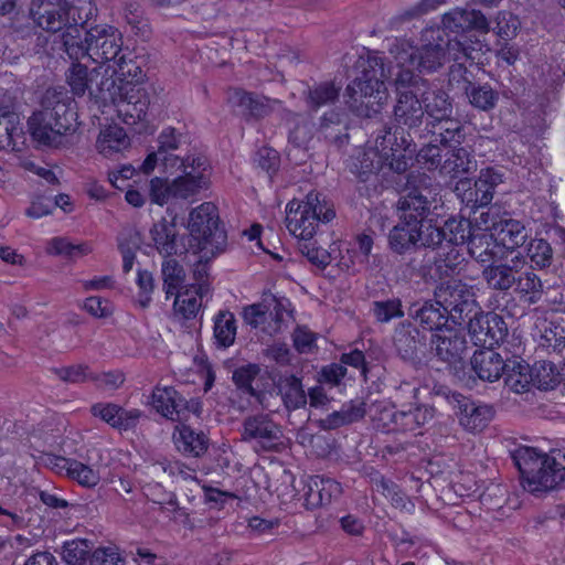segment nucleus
Listing matches in <instances>:
<instances>
[{"instance_id":"41","label":"nucleus","mask_w":565,"mask_h":565,"mask_svg":"<svg viewBox=\"0 0 565 565\" xmlns=\"http://www.w3.org/2000/svg\"><path fill=\"white\" fill-rule=\"evenodd\" d=\"M150 234L156 249L161 255L169 257L178 253L177 228L173 223L162 218L153 224Z\"/></svg>"},{"instance_id":"57","label":"nucleus","mask_w":565,"mask_h":565,"mask_svg":"<svg viewBox=\"0 0 565 565\" xmlns=\"http://www.w3.org/2000/svg\"><path fill=\"white\" fill-rule=\"evenodd\" d=\"M92 70L78 62L72 63L66 73V82L75 96H84L90 81Z\"/></svg>"},{"instance_id":"15","label":"nucleus","mask_w":565,"mask_h":565,"mask_svg":"<svg viewBox=\"0 0 565 565\" xmlns=\"http://www.w3.org/2000/svg\"><path fill=\"white\" fill-rule=\"evenodd\" d=\"M433 354L450 366L463 361L467 354V340L463 333L451 328L434 333L430 340Z\"/></svg>"},{"instance_id":"31","label":"nucleus","mask_w":565,"mask_h":565,"mask_svg":"<svg viewBox=\"0 0 565 565\" xmlns=\"http://www.w3.org/2000/svg\"><path fill=\"white\" fill-rule=\"evenodd\" d=\"M277 390L287 412H294L306 407L307 393L305 391L302 380L297 375H281L277 384Z\"/></svg>"},{"instance_id":"54","label":"nucleus","mask_w":565,"mask_h":565,"mask_svg":"<svg viewBox=\"0 0 565 565\" xmlns=\"http://www.w3.org/2000/svg\"><path fill=\"white\" fill-rule=\"evenodd\" d=\"M476 230L477 228H473L471 222L467 218H449L444 225L446 244L458 246L459 244L468 243V239Z\"/></svg>"},{"instance_id":"37","label":"nucleus","mask_w":565,"mask_h":565,"mask_svg":"<svg viewBox=\"0 0 565 565\" xmlns=\"http://www.w3.org/2000/svg\"><path fill=\"white\" fill-rule=\"evenodd\" d=\"M467 245L468 253L478 263L490 264L497 257L498 243L493 233L477 228Z\"/></svg>"},{"instance_id":"16","label":"nucleus","mask_w":565,"mask_h":565,"mask_svg":"<svg viewBox=\"0 0 565 565\" xmlns=\"http://www.w3.org/2000/svg\"><path fill=\"white\" fill-rule=\"evenodd\" d=\"M88 97L96 104L104 106L114 104L118 107L121 100V90L118 86L115 71L109 67L96 66L92 68L90 81L87 85Z\"/></svg>"},{"instance_id":"21","label":"nucleus","mask_w":565,"mask_h":565,"mask_svg":"<svg viewBox=\"0 0 565 565\" xmlns=\"http://www.w3.org/2000/svg\"><path fill=\"white\" fill-rule=\"evenodd\" d=\"M153 408L163 417L181 422L189 409L188 402L172 386H156L151 395Z\"/></svg>"},{"instance_id":"59","label":"nucleus","mask_w":565,"mask_h":565,"mask_svg":"<svg viewBox=\"0 0 565 565\" xmlns=\"http://www.w3.org/2000/svg\"><path fill=\"white\" fill-rule=\"evenodd\" d=\"M396 63L399 66V71L394 79L395 96L405 92H416L418 84L424 81L418 75L414 74L415 68L412 66H403L397 61Z\"/></svg>"},{"instance_id":"7","label":"nucleus","mask_w":565,"mask_h":565,"mask_svg":"<svg viewBox=\"0 0 565 565\" xmlns=\"http://www.w3.org/2000/svg\"><path fill=\"white\" fill-rule=\"evenodd\" d=\"M335 216L333 205L319 192L311 191L302 202L291 201L286 209V226L300 242L309 241L320 222L328 223Z\"/></svg>"},{"instance_id":"13","label":"nucleus","mask_w":565,"mask_h":565,"mask_svg":"<svg viewBox=\"0 0 565 565\" xmlns=\"http://www.w3.org/2000/svg\"><path fill=\"white\" fill-rule=\"evenodd\" d=\"M412 139L403 128L394 129L384 126L381 134L375 139V151L384 163L388 164L397 173L405 172L408 168V157L406 154L411 147Z\"/></svg>"},{"instance_id":"9","label":"nucleus","mask_w":565,"mask_h":565,"mask_svg":"<svg viewBox=\"0 0 565 565\" xmlns=\"http://www.w3.org/2000/svg\"><path fill=\"white\" fill-rule=\"evenodd\" d=\"M163 166L167 170L175 168L182 172L171 182L173 199H189L210 185V178L205 173L209 163L204 156L163 157Z\"/></svg>"},{"instance_id":"38","label":"nucleus","mask_w":565,"mask_h":565,"mask_svg":"<svg viewBox=\"0 0 565 565\" xmlns=\"http://www.w3.org/2000/svg\"><path fill=\"white\" fill-rule=\"evenodd\" d=\"M55 467L86 488H94L100 479L97 470L75 459L55 458Z\"/></svg>"},{"instance_id":"14","label":"nucleus","mask_w":565,"mask_h":565,"mask_svg":"<svg viewBox=\"0 0 565 565\" xmlns=\"http://www.w3.org/2000/svg\"><path fill=\"white\" fill-rule=\"evenodd\" d=\"M467 319L469 320V333L476 345L491 349L507 335L505 323L497 313H484L476 309Z\"/></svg>"},{"instance_id":"19","label":"nucleus","mask_w":565,"mask_h":565,"mask_svg":"<svg viewBox=\"0 0 565 565\" xmlns=\"http://www.w3.org/2000/svg\"><path fill=\"white\" fill-rule=\"evenodd\" d=\"M423 102L416 92H405L395 96L393 119L398 128H419L424 121Z\"/></svg>"},{"instance_id":"36","label":"nucleus","mask_w":565,"mask_h":565,"mask_svg":"<svg viewBox=\"0 0 565 565\" xmlns=\"http://www.w3.org/2000/svg\"><path fill=\"white\" fill-rule=\"evenodd\" d=\"M423 107L427 115L426 124H438L452 117L454 107L449 95L443 89L427 93L423 99Z\"/></svg>"},{"instance_id":"12","label":"nucleus","mask_w":565,"mask_h":565,"mask_svg":"<svg viewBox=\"0 0 565 565\" xmlns=\"http://www.w3.org/2000/svg\"><path fill=\"white\" fill-rule=\"evenodd\" d=\"M241 438L245 443H254L257 451H277L282 429L269 414L257 413L243 419Z\"/></svg>"},{"instance_id":"11","label":"nucleus","mask_w":565,"mask_h":565,"mask_svg":"<svg viewBox=\"0 0 565 565\" xmlns=\"http://www.w3.org/2000/svg\"><path fill=\"white\" fill-rule=\"evenodd\" d=\"M447 45L429 43L422 47H414L404 41L395 45L392 53L403 66L409 65L419 73H433L441 68L447 61Z\"/></svg>"},{"instance_id":"29","label":"nucleus","mask_w":565,"mask_h":565,"mask_svg":"<svg viewBox=\"0 0 565 565\" xmlns=\"http://www.w3.org/2000/svg\"><path fill=\"white\" fill-rule=\"evenodd\" d=\"M342 492L339 482L331 478L313 476L309 478L305 499L310 508H319L331 503L332 499L338 498Z\"/></svg>"},{"instance_id":"17","label":"nucleus","mask_w":565,"mask_h":565,"mask_svg":"<svg viewBox=\"0 0 565 565\" xmlns=\"http://www.w3.org/2000/svg\"><path fill=\"white\" fill-rule=\"evenodd\" d=\"M433 418V409L418 406L409 411H392L384 408L379 416L383 428L387 431H415Z\"/></svg>"},{"instance_id":"24","label":"nucleus","mask_w":565,"mask_h":565,"mask_svg":"<svg viewBox=\"0 0 565 565\" xmlns=\"http://www.w3.org/2000/svg\"><path fill=\"white\" fill-rule=\"evenodd\" d=\"M459 424L468 431L483 430L494 416V409L487 404L477 403L470 398L458 399Z\"/></svg>"},{"instance_id":"18","label":"nucleus","mask_w":565,"mask_h":565,"mask_svg":"<svg viewBox=\"0 0 565 565\" xmlns=\"http://www.w3.org/2000/svg\"><path fill=\"white\" fill-rule=\"evenodd\" d=\"M441 23L445 30L451 33H466L477 31L486 34L490 31L486 15L476 9L455 8L443 15Z\"/></svg>"},{"instance_id":"56","label":"nucleus","mask_w":565,"mask_h":565,"mask_svg":"<svg viewBox=\"0 0 565 565\" xmlns=\"http://www.w3.org/2000/svg\"><path fill=\"white\" fill-rule=\"evenodd\" d=\"M371 312L376 321L381 323L404 317L402 300L399 298L373 301Z\"/></svg>"},{"instance_id":"3","label":"nucleus","mask_w":565,"mask_h":565,"mask_svg":"<svg viewBox=\"0 0 565 565\" xmlns=\"http://www.w3.org/2000/svg\"><path fill=\"white\" fill-rule=\"evenodd\" d=\"M385 78L383 60L370 56L364 63L361 75L345 88L349 108L360 117L372 118L380 114L388 99Z\"/></svg>"},{"instance_id":"35","label":"nucleus","mask_w":565,"mask_h":565,"mask_svg":"<svg viewBox=\"0 0 565 565\" xmlns=\"http://www.w3.org/2000/svg\"><path fill=\"white\" fill-rule=\"evenodd\" d=\"M477 170V160L471 151L463 147H455L443 161L440 174L458 178Z\"/></svg>"},{"instance_id":"1","label":"nucleus","mask_w":565,"mask_h":565,"mask_svg":"<svg viewBox=\"0 0 565 565\" xmlns=\"http://www.w3.org/2000/svg\"><path fill=\"white\" fill-rule=\"evenodd\" d=\"M28 127L32 139L41 146H66L67 138L78 127L74 100L64 93L46 90L42 109L32 114L28 119Z\"/></svg>"},{"instance_id":"5","label":"nucleus","mask_w":565,"mask_h":565,"mask_svg":"<svg viewBox=\"0 0 565 565\" xmlns=\"http://www.w3.org/2000/svg\"><path fill=\"white\" fill-rule=\"evenodd\" d=\"M523 487L530 492L548 491L565 481V467L554 457L540 454L535 448L520 447L512 454Z\"/></svg>"},{"instance_id":"39","label":"nucleus","mask_w":565,"mask_h":565,"mask_svg":"<svg viewBox=\"0 0 565 565\" xmlns=\"http://www.w3.org/2000/svg\"><path fill=\"white\" fill-rule=\"evenodd\" d=\"M341 87L332 81L321 82L309 86L305 92L307 106L317 111L323 106H330L338 102Z\"/></svg>"},{"instance_id":"2","label":"nucleus","mask_w":565,"mask_h":565,"mask_svg":"<svg viewBox=\"0 0 565 565\" xmlns=\"http://www.w3.org/2000/svg\"><path fill=\"white\" fill-rule=\"evenodd\" d=\"M76 1L77 3L68 0H32L29 9V15L38 28L50 33L62 31L61 42L65 53L94 10L89 0Z\"/></svg>"},{"instance_id":"62","label":"nucleus","mask_w":565,"mask_h":565,"mask_svg":"<svg viewBox=\"0 0 565 565\" xmlns=\"http://www.w3.org/2000/svg\"><path fill=\"white\" fill-rule=\"evenodd\" d=\"M446 242V232L443 227L434 226V225H427L424 227V224L420 223V242H419V248H431V249H440Z\"/></svg>"},{"instance_id":"27","label":"nucleus","mask_w":565,"mask_h":565,"mask_svg":"<svg viewBox=\"0 0 565 565\" xmlns=\"http://www.w3.org/2000/svg\"><path fill=\"white\" fill-rule=\"evenodd\" d=\"M24 139L20 116L6 107L0 108V150L19 151Z\"/></svg>"},{"instance_id":"30","label":"nucleus","mask_w":565,"mask_h":565,"mask_svg":"<svg viewBox=\"0 0 565 565\" xmlns=\"http://www.w3.org/2000/svg\"><path fill=\"white\" fill-rule=\"evenodd\" d=\"M491 230L497 243L510 250L522 246L527 237L523 223L511 217H501L494 221L491 224Z\"/></svg>"},{"instance_id":"34","label":"nucleus","mask_w":565,"mask_h":565,"mask_svg":"<svg viewBox=\"0 0 565 565\" xmlns=\"http://www.w3.org/2000/svg\"><path fill=\"white\" fill-rule=\"evenodd\" d=\"M426 130L431 135L434 142L444 147L455 148L459 146L465 138L462 125L459 120L455 119L454 116L438 124H426Z\"/></svg>"},{"instance_id":"6","label":"nucleus","mask_w":565,"mask_h":565,"mask_svg":"<svg viewBox=\"0 0 565 565\" xmlns=\"http://www.w3.org/2000/svg\"><path fill=\"white\" fill-rule=\"evenodd\" d=\"M125 50L120 31L113 25L99 24L89 28L84 39L79 29L77 38L68 44L66 54L75 61L88 56L94 63L103 66L109 62L115 63Z\"/></svg>"},{"instance_id":"32","label":"nucleus","mask_w":565,"mask_h":565,"mask_svg":"<svg viewBox=\"0 0 565 565\" xmlns=\"http://www.w3.org/2000/svg\"><path fill=\"white\" fill-rule=\"evenodd\" d=\"M177 449L186 456L200 457L207 450V438L188 425H178L173 431Z\"/></svg>"},{"instance_id":"44","label":"nucleus","mask_w":565,"mask_h":565,"mask_svg":"<svg viewBox=\"0 0 565 565\" xmlns=\"http://www.w3.org/2000/svg\"><path fill=\"white\" fill-rule=\"evenodd\" d=\"M299 252L307 257V259L315 266L323 269L332 262L338 259V255L341 254L340 244L333 242L329 249H323L316 246L315 242L305 241L299 242L298 245Z\"/></svg>"},{"instance_id":"20","label":"nucleus","mask_w":565,"mask_h":565,"mask_svg":"<svg viewBox=\"0 0 565 565\" xmlns=\"http://www.w3.org/2000/svg\"><path fill=\"white\" fill-rule=\"evenodd\" d=\"M227 100L247 120L266 117L273 111L269 98L239 88L230 90Z\"/></svg>"},{"instance_id":"42","label":"nucleus","mask_w":565,"mask_h":565,"mask_svg":"<svg viewBox=\"0 0 565 565\" xmlns=\"http://www.w3.org/2000/svg\"><path fill=\"white\" fill-rule=\"evenodd\" d=\"M465 257L457 246L445 244L434 257V266L439 278L458 274Z\"/></svg>"},{"instance_id":"40","label":"nucleus","mask_w":565,"mask_h":565,"mask_svg":"<svg viewBox=\"0 0 565 565\" xmlns=\"http://www.w3.org/2000/svg\"><path fill=\"white\" fill-rule=\"evenodd\" d=\"M130 146L129 137L124 128L114 125L108 126L100 130L96 147L105 157H111L115 153L121 152Z\"/></svg>"},{"instance_id":"8","label":"nucleus","mask_w":565,"mask_h":565,"mask_svg":"<svg viewBox=\"0 0 565 565\" xmlns=\"http://www.w3.org/2000/svg\"><path fill=\"white\" fill-rule=\"evenodd\" d=\"M218 212L215 204L204 202L190 212L189 232L194 252L218 253L226 244V233L218 226Z\"/></svg>"},{"instance_id":"46","label":"nucleus","mask_w":565,"mask_h":565,"mask_svg":"<svg viewBox=\"0 0 565 565\" xmlns=\"http://www.w3.org/2000/svg\"><path fill=\"white\" fill-rule=\"evenodd\" d=\"M502 375H504L505 386L514 393H525L531 387L532 377L529 365L520 361L508 360Z\"/></svg>"},{"instance_id":"23","label":"nucleus","mask_w":565,"mask_h":565,"mask_svg":"<svg viewBox=\"0 0 565 565\" xmlns=\"http://www.w3.org/2000/svg\"><path fill=\"white\" fill-rule=\"evenodd\" d=\"M90 413L94 417L102 419L113 428L119 430L134 428L141 417L139 409H125L115 403L93 404L90 406Z\"/></svg>"},{"instance_id":"50","label":"nucleus","mask_w":565,"mask_h":565,"mask_svg":"<svg viewBox=\"0 0 565 565\" xmlns=\"http://www.w3.org/2000/svg\"><path fill=\"white\" fill-rule=\"evenodd\" d=\"M465 95L472 107L486 113L494 109L499 102V93L488 83L482 85L473 84Z\"/></svg>"},{"instance_id":"26","label":"nucleus","mask_w":565,"mask_h":565,"mask_svg":"<svg viewBox=\"0 0 565 565\" xmlns=\"http://www.w3.org/2000/svg\"><path fill=\"white\" fill-rule=\"evenodd\" d=\"M408 313L424 330L435 331L436 333L445 330L444 327L450 319L436 300L435 302L427 300L422 305L413 303Z\"/></svg>"},{"instance_id":"4","label":"nucleus","mask_w":565,"mask_h":565,"mask_svg":"<svg viewBox=\"0 0 565 565\" xmlns=\"http://www.w3.org/2000/svg\"><path fill=\"white\" fill-rule=\"evenodd\" d=\"M114 64L117 66L118 86L121 90L118 114L126 124L134 125L146 118L150 105L149 93L142 86L146 73L138 57L128 47Z\"/></svg>"},{"instance_id":"51","label":"nucleus","mask_w":565,"mask_h":565,"mask_svg":"<svg viewBox=\"0 0 565 565\" xmlns=\"http://www.w3.org/2000/svg\"><path fill=\"white\" fill-rule=\"evenodd\" d=\"M236 319L230 311H220L214 319V338L218 347H231L236 337Z\"/></svg>"},{"instance_id":"25","label":"nucleus","mask_w":565,"mask_h":565,"mask_svg":"<svg viewBox=\"0 0 565 565\" xmlns=\"http://www.w3.org/2000/svg\"><path fill=\"white\" fill-rule=\"evenodd\" d=\"M521 264H524V262L519 256L513 257L510 263L498 265L489 264L483 269L482 277L489 288L505 292L513 288L519 265Z\"/></svg>"},{"instance_id":"49","label":"nucleus","mask_w":565,"mask_h":565,"mask_svg":"<svg viewBox=\"0 0 565 565\" xmlns=\"http://www.w3.org/2000/svg\"><path fill=\"white\" fill-rule=\"evenodd\" d=\"M502 182L503 174L499 170L491 167L481 169L478 179L472 184L480 196L481 204L486 206L491 203L495 188Z\"/></svg>"},{"instance_id":"63","label":"nucleus","mask_w":565,"mask_h":565,"mask_svg":"<svg viewBox=\"0 0 565 565\" xmlns=\"http://www.w3.org/2000/svg\"><path fill=\"white\" fill-rule=\"evenodd\" d=\"M89 565H125V559L118 553V550L114 546L97 547L92 551L89 558Z\"/></svg>"},{"instance_id":"52","label":"nucleus","mask_w":565,"mask_h":565,"mask_svg":"<svg viewBox=\"0 0 565 565\" xmlns=\"http://www.w3.org/2000/svg\"><path fill=\"white\" fill-rule=\"evenodd\" d=\"M260 367L257 364H247L236 369L233 373L235 385L244 393L255 397L259 403L263 402L264 393L253 387L252 383L259 374Z\"/></svg>"},{"instance_id":"28","label":"nucleus","mask_w":565,"mask_h":565,"mask_svg":"<svg viewBox=\"0 0 565 565\" xmlns=\"http://www.w3.org/2000/svg\"><path fill=\"white\" fill-rule=\"evenodd\" d=\"M470 363L480 380L494 382L502 376L508 361H503L502 356L491 348L476 351Z\"/></svg>"},{"instance_id":"58","label":"nucleus","mask_w":565,"mask_h":565,"mask_svg":"<svg viewBox=\"0 0 565 565\" xmlns=\"http://www.w3.org/2000/svg\"><path fill=\"white\" fill-rule=\"evenodd\" d=\"M526 255L539 269L548 267L553 259V249L543 238L532 239L526 247Z\"/></svg>"},{"instance_id":"48","label":"nucleus","mask_w":565,"mask_h":565,"mask_svg":"<svg viewBox=\"0 0 565 565\" xmlns=\"http://www.w3.org/2000/svg\"><path fill=\"white\" fill-rule=\"evenodd\" d=\"M513 287L516 294L527 297L531 305L536 303L543 294L542 280L532 270L521 271L519 268Z\"/></svg>"},{"instance_id":"53","label":"nucleus","mask_w":565,"mask_h":565,"mask_svg":"<svg viewBox=\"0 0 565 565\" xmlns=\"http://www.w3.org/2000/svg\"><path fill=\"white\" fill-rule=\"evenodd\" d=\"M93 544L88 540L77 539L63 545L62 557L68 565H85L92 553Z\"/></svg>"},{"instance_id":"10","label":"nucleus","mask_w":565,"mask_h":565,"mask_svg":"<svg viewBox=\"0 0 565 565\" xmlns=\"http://www.w3.org/2000/svg\"><path fill=\"white\" fill-rule=\"evenodd\" d=\"M434 298L456 324L465 322L478 309L472 287L461 280L452 279L439 284L434 291Z\"/></svg>"},{"instance_id":"55","label":"nucleus","mask_w":565,"mask_h":565,"mask_svg":"<svg viewBox=\"0 0 565 565\" xmlns=\"http://www.w3.org/2000/svg\"><path fill=\"white\" fill-rule=\"evenodd\" d=\"M175 295L173 308L177 315L184 319H192L196 316L202 307V298L196 295L195 289H186L183 292L178 291Z\"/></svg>"},{"instance_id":"43","label":"nucleus","mask_w":565,"mask_h":565,"mask_svg":"<svg viewBox=\"0 0 565 565\" xmlns=\"http://www.w3.org/2000/svg\"><path fill=\"white\" fill-rule=\"evenodd\" d=\"M431 202L417 190L408 192L398 201L399 216L406 218H415L418 223H423L429 214Z\"/></svg>"},{"instance_id":"64","label":"nucleus","mask_w":565,"mask_h":565,"mask_svg":"<svg viewBox=\"0 0 565 565\" xmlns=\"http://www.w3.org/2000/svg\"><path fill=\"white\" fill-rule=\"evenodd\" d=\"M439 143L430 139L429 143L425 145L417 153V161L424 164L428 170H439L443 166L441 150Z\"/></svg>"},{"instance_id":"45","label":"nucleus","mask_w":565,"mask_h":565,"mask_svg":"<svg viewBox=\"0 0 565 565\" xmlns=\"http://www.w3.org/2000/svg\"><path fill=\"white\" fill-rule=\"evenodd\" d=\"M318 130L324 139L338 145H342L349 137L343 115L337 110L327 111L321 116Z\"/></svg>"},{"instance_id":"47","label":"nucleus","mask_w":565,"mask_h":565,"mask_svg":"<svg viewBox=\"0 0 565 565\" xmlns=\"http://www.w3.org/2000/svg\"><path fill=\"white\" fill-rule=\"evenodd\" d=\"M163 289L167 298L177 294L185 282V270L174 258L166 257L161 265Z\"/></svg>"},{"instance_id":"22","label":"nucleus","mask_w":565,"mask_h":565,"mask_svg":"<svg viewBox=\"0 0 565 565\" xmlns=\"http://www.w3.org/2000/svg\"><path fill=\"white\" fill-rule=\"evenodd\" d=\"M420 242V223L415 218L399 216L398 223L390 231L388 246L396 254L418 249Z\"/></svg>"},{"instance_id":"61","label":"nucleus","mask_w":565,"mask_h":565,"mask_svg":"<svg viewBox=\"0 0 565 565\" xmlns=\"http://www.w3.org/2000/svg\"><path fill=\"white\" fill-rule=\"evenodd\" d=\"M46 252L50 255H62L72 258L86 254L88 247L86 245H73L66 238L55 237L49 242Z\"/></svg>"},{"instance_id":"33","label":"nucleus","mask_w":565,"mask_h":565,"mask_svg":"<svg viewBox=\"0 0 565 565\" xmlns=\"http://www.w3.org/2000/svg\"><path fill=\"white\" fill-rule=\"evenodd\" d=\"M393 343L403 360H414L422 344L418 329L408 321L398 323L394 331Z\"/></svg>"},{"instance_id":"60","label":"nucleus","mask_w":565,"mask_h":565,"mask_svg":"<svg viewBox=\"0 0 565 565\" xmlns=\"http://www.w3.org/2000/svg\"><path fill=\"white\" fill-rule=\"evenodd\" d=\"M342 408L344 411L347 422L349 424L362 419L366 414H369L371 418L379 420V417H376L374 413H376L380 409V405H367V403L361 399H354L351 401L349 404H344Z\"/></svg>"}]
</instances>
